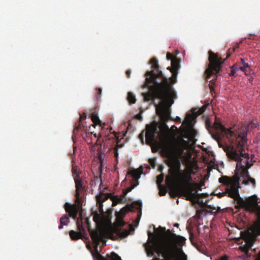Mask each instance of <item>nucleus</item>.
<instances>
[{
	"label": "nucleus",
	"mask_w": 260,
	"mask_h": 260,
	"mask_svg": "<svg viewBox=\"0 0 260 260\" xmlns=\"http://www.w3.org/2000/svg\"><path fill=\"white\" fill-rule=\"evenodd\" d=\"M152 70L145 73L146 83L149 92L142 93L144 100L146 102L154 101L155 99L161 101L156 105V112L164 119H168L170 114V107L174 104L177 94L173 87L169 84L168 78L159 70L156 58H152L149 61Z\"/></svg>",
	"instance_id": "1"
},
{
	"label": "nucleus",
	"mask_w": 260,
	"mask_h": 260,
	"mask_svg": "<svg viewBox=\"0 0 260 260\" xmlns=\"http://www.w3.org/2000/svg\"><path fill=\"white\" fill-rule=\"evenodd\" d=\"M160 153L167 158L166 164L169 167L165 181L170 196L173 198L183 197L188 201L196 199L199 185L193 182L191 171L182 170L179 158L173 156L169 148H163Z\"/></svg>",
	"instance_id": "2"
},
{
	"label": "nucleus",
	"mask_w": 260,
	"mask_h": 260,
	"mask_svg": "<svg viewBox=\"0 0 260 260\" xmlns=\"http://www.w3.org/2000/svg\"><path fill=\"white\" fill-rule=\"evenodd\" d=\"M227 155L228 157L233 160L237 161L236 171L237 172L235 175H239L242 177L244 180L242 184L248 185L251 183L253 187H255L256 183L254 179L251 178L248 172L249 169L252 165V163L249 161V156L248 153L245 152L243 147L238 149L237 151L229 149L226 148Z\"/></svg>",
	"instance_id": "3"
},
{
	"label": "nucleus",
	"mask_w": 260,
	"mask_h": 260,
	"mask_svg": "<svg viewBox=\"0 0 260 260\" xmlns=\"http://www.w3.org/2000/svg\"><path fill=\"white\" fill-rule=\"evenodd\" d=\"M213 127L217 130L221 131L224 133L226 137L231 142V146L225 145L223 149L227 154L226 148L229 149L237 151L241 148H243L246 143V128L238 129L236 131L226 128L217 118H215L213 124Z\"/></svg>",
	"instance_id": "4"
},
{
	"label": "nucleus",
	"mask_w": 260,
	"mask_h": 260,
	"mask_svg": "<svg viewBox=\"0 0 260 260\" xmlns=\"http://www.w3.org/2000/svg\"><path fill=\"white\" fill-rule=\"evenodd\" d=\"M162 121L158 126L156 122H153L149 125H146L145 133L146 142L147 144H152L155 141V135L158 134L161 139L166 138L170 133L169 128L166 122L170 119L171 113L167 119H164L160 115H158Z\"/></svg>",
	"instance_id": "5"
},
{
	"label": "nucleus",
	"mask_w": 260,
	"mask_h": 260,
	"mask_svg": "<svg viewBox=\"0 0 260 260\" xmlns=\"http://www.w3.org/2000/svg\"><path fill=\"white\" fill-rule=\"evenodd\" d=\"M89 232L94 244V252L92 253V254L94 260H122L121 257L114 252L110 254H107L106 257L101 255L98 252V248L100 242H102L103 246L106 245V242L104 240V234L100 231L89 230Z\"/></svg>",
	"instance_id": "6"
},
{
	"label": "nucleus",
	"mask_w": 260,
	"mask_h": 260,
	"mask_svg": "<svg viewBox=\"0 0 260 260\" xmlns=\"http://www.w3.org/2000/svg\"><path fill=\"white\" fill-rule=\"evenodd\" d=\"M240 177L238 176L235 186L233 189L232 193L230 194V198L234 199L239 206L243 207L249 212L254 211L257 206L260 203L257 199L253 197L249 198L246 201H244L240 196L239 192L240 186Z\"/></svg>",
	"instance_id": "7"
},
{
	"label": "nucleus",
	"mask_w": 260,
	"mask_h": 260,
	"mask_svg": "<svg viewBox=\"0 0 260 260\" xmlns=\"http://www.w3.org/2000/svg\"><path fill=\"white\" fill-rule=\"evenodd\" d=\"M209 63L205 71V79L208 80L213 74L219 73L225 59L219 57L218 54L210 50L208 52Z\"/></svg>",
	"instance_id": "8"
},
{
	"label": "nucleus",
	"mask_w": 260,
	"mask_h": 260,
	"mask_svg": "<svg viewBox=\"0 0 260 260\" xmlns=\"http://www.w3.org/2000/svg\"><path fill=\"white\" fill-rule=\"evenodd\" d=\"M64 207L67 212L69 213L64 215L60 219V224L58 226L59 229H62L63 225H67L69 222V216L75 219L78 215V212L80 209V206L76 204H71L68 203H66Z\"/></svg>",
	"instance_id": "9"
},
{
	"label": "nucleus",
	"mask_w": 260,
	"mask_h": 260,
	"mask_svg": "<svg viewBox=\"0 0 260 260\" xmlns=\"http://www.w3.org/2000/svg\"><path fill=\"white\" fill-rule=\"evenodd\" d=\"M238 175H235L232 177L222 176L219 178V182L225 185L224 191L217 193V196L220 198L224 196L230 197V194L232 193L233 189L235 186Z\"/></svg>",
	"instance_id": "10"
},
{
	"label": "nucleus",
	"mask_w": 260,
	"mask_h": 260,
	"mask_svg": "<svg viewBox=\"0 0 260 260\" xmlns=\"http://www.w3.org/2000/svg\"><path fill=\"white\" fill-rule=\"evenodd\" d=\"M142 204L138 202H134L131 205H127L123 207L118 212L116 213V220L119 226H123L125 224L123 218L126 213L128 212L133 211L134 209L139 210V213L138 214L140 218L141 216Z\"/></svg>",
	"instance_id": "11"
},
{
	"label": "nucleus",
	"mask_w": 260,
	"mask_h": 260,
	"mask_svg": "<svg viewBox=\"0 0 260 260\" xmlns=\"http://www.w3.org/2000/svg\"><path fill=\"white\" fill-rule=\"evenodd\" d=\"M180 67V60L177 58H174L172 60L171 67H169L167 68V69L170 70L172 74L170 78H168L169 84L171 85L172 87L177 81V77Z\"/></svg>",
	"instance_id": "12"
},
{
	"label": "nucleus",
	"mask_w": 260,
	"mask_h": 260,
	"mask_svg": "<svg viewBox=\"0 0 260 260\" xmlns=\"http://www.w3.org/2000/svg\"><path fill=\"white\" fill-rule=\"evenodd\" d=\"M254 243V240L251 238H248L246 240L244 245L240 246L239 249L244 253L243 257L245 258L250 257L251 256V253L249 252V250L251 248Z\"/></svg>",
	"instance_id": "13"
},
{
	"label": "nucleus",
	"mask_w": 260,
	"mask_h": 260,
	"mask_svg": "<svg viewBox=\"0 0 260 260\" xmlns=\"http://www.w3.org/2000/svg\"><path fill=\"white\" fill-rule=\"evenodd\" d=\"M187 145L188 142L183 138L181 139L175 146L174 150L176 154L179 156H182Z\"/></svg>",
	"instance_id": "14"
},
{
	"label": "nucleus",
	"mask_w": 260,
	"mask_h": 260,
	"mask_svg": "<svg viewBox=\"0 0 260 260\" xmlns=\"http://www.w3.org/2000/svg\"><path fill=\"white\" fill-rule=\"evenodd\" d=\"M197 132L193 128H188L184 129L182 133V137L183 138L187 139L191 142H193L195 137L197 136Z\"/></svg>",
	"instance_id": "15"
},
{
	"label": "nucleus",
	"mask_w": 260,
	"mask_h": 260,
	"mask_svg": "<svg viewBox=\"0 0 260 260\" xmlns=\"http://www.w3.org/2000/svg\"><path fill=\"white\" fill-rule=\"evenodd\" d=\"M75 186H76V202L78 204L80 203V191L83 189V185L82 183V180L80 177L74 178Z\"/></svg>",
	"instance_id": "16"
},
{
	"label": "nucleus",
	"mask_w": 260,
	"mask_h": 260,
	"mask_svg": "<svg viewBox=\"0 0 260 260\" xmlns=\"http://www.w3.org/2000/svg\"><path fill=\"white\" fill-rule=\"evenodd\" d=\"M258 125V121L257 120H252L246 126H242L240 129H242V128H246V137H247V131H248V130L249 128L253 129L254 128H256V127H257V126ZM247 139L246 138V143L244 145V146H243V148H244V150H245V146H246V145L247 144Z\"/></svg>",
	"instance_id": "17"
},
{
	"label": "nucleus",
	"mask_w": 260,
	"mask_h": 260,
	"mask_svg": "<svg viewBox=\"0 0 260 260\" xmlns=\"http://www.w3.org/2000/svg\"><path fill=\"white\" fill-rule=\"evenodd\" d=\"M86 117V113H83L81 115H80L79 121L76 123L75 127L74 129V133H75V132H78L80 130H83V126L81 122V120L82 119H85Z\"/></svg>",
	"instance_id": "18"
},
{
	"label": "nucleus",
	"mask_w": 260,
	"mask_h": 260,
	"mask_svg": "<svg viewBox=\"0 0 260 260\" xmlns=\"http://www.w3.org/2000/svg\"><path fill=\"white\" fill-rule=\"evenodd\" d=\"M113 201V206H115L117 204L121 203L124 204L126 202V198H124L123 197L120 196L119 197L118 196H114L112 198Z\"/></svg>",
	"instance_id": "19"
},
{
	"label": "nucleus",
	"mask_w": 260,
	"mask_h": 260,
	"mask_svg": "<svg viewBox=\"0 0 260 260\" xmlns=\"http://www.w3.org/2000/svg\"><path fill=\"white\" fill-rule=\"evenodd\" d=\"M69 235L72 240H77L82 238L81 233L71 230L69 232Z\"/></svg>",
	"instance_id": "20"
},
{
	"label": "nucleus",
	"mask_w": 260,
	"mask_h": 260,
	"mask_svg": "<svg viewBox=\"0 0 260 260\" xmlns=\"http://www.w3.org/2000/svg\"><path fill=\"white\" fill-rule=\"evenodd\" d=\"M114 233H115L119 237L122 238H125L129 234V231L126 230L121 231L120 229H119L118 228H116L114 229Z\"/></svg>",
	"instance_id": "21"
},
{
	"label": "nucleus",
	"mask_w": 260,
	"mask_h": 260,
	"mask_svg": "<svg viewBox=\"0 0 260 260\" xmlns=\"http://www.w3.org/2000/svg\"><path fill=\"white\" fill-rule=\"evenodd\" d=\"M254 211H251L252 213H255L257 216V219L255 223V228H260V203L258 204Z\"/></svg>",
	"instance_id": "22"
},
{
	"label": "nucleus",
	"mask_w": 260,
	"mask_h": 260,
	"mask_svg": "<svg viewBox=\"0 0 260 260\" xmlns=\"http://www.w3.org/2000/svg\"><path fill=\"white\" fill-rule=\"evenodd\" d=\"M89 116L91 118L92 122L95 124H101V121L100 120L99 117L97 114H96L94 112H91L89 113Z\"/></svg>",
	"instance_id": "23"
},
{
	"label": "nucleus",
	"mask_w": 260,
	"mask_h": 260,
	"mask_svg": "<svg viewBox=\"0 0 260 260\" xmlns=\"http://www.w3.org/2000/svg\"><path fill=\"white\" fill-rule=\"evenodd\" d=\"M130 174L135 181V183H137V181H138V179L140 177L141 173L140 171L137 170H134L131 171Z\"/></svg>",
	"instance_id": "24"
},
{
	"label": "nucleus",
	"mask_w": 260,
	"mask_h": 260,
	"mask_svg": "<svg viewBox=\"0 0 260 260\" xmlns=\"http://www.w3.org/2000/svg\"><path fill=\"white\" fill-rule=\"evenodd\" d=\"M77 225L78 230H79V233H81L82 235L83 236L84 234H86V230L85 228L83 225V222L81 221V223H79V221L77 222Z\"/></svg>",
	"instance_id": "25"
},
{
	"label": "nucleus",
	"mask_w": 260,
	"mask_h": 260,
	"mask_svg": "<svg viewBox=\"0 0 260 260\" xmlns=\"http://www.w3.org/2000/svg\"><path fill=\"white\" fill-rule=\"evenodd\" d=\"M127 100L130 104H134L136 101L135 95L132 92H128Z\"/></svg>",
	"instance_id": "26"
},
{
	"label": "nucleus",
	"mask_w": 260,
	"mask_h": 260,
	"mask_svg": "<svg viewBox=\"0 0 260 260\" xmlns=\"http://www.w3.org/2000/svg\"><path fill=\"white\" fill-rule=\"evenodd\" d=\"M238 71H239V65L237 63H235L231 67V73L229 74L230 76H234Z\"/></svg>",
	"instance_id": "27"
},
{
	"label": "nucleus",
	"mask_w": 260,
	"mask_h": 260,
	"mask_svg": "<svg viewBox=\"0 0 260 260\" xmlns=\"http://www.w3.org/2000/svg\"><path fill=\"white\" fill-rule=\"evenodd\" d=\"M164 177L163 174H161L157 176L156 183L158 185V186L161 187V183L164 180Z\"/></svg>",
	"instance_id": "28"
},
{
	"label": "nucleus",
	"mask_w": 260,
	"mask_h": 260,
	"mask_svg": "<svg viewBox=\"0 0 260 260\" xmlns=\"http://www.w3.org/2000/svg\"><path fill=\"white\" fill-rule=\"evenodd\" d=\"M246 60H247V58H240V64H242V66H244V67L248 69L249 71H251L250 69V66L249 65L248 63L246 62Z\"/></svg>",
	"instance_id": "29"
},
{
	"label": "nucleus",
	"mask_w": 260,
	"mask_h": 260,
	"mask_svg": "<svg viewBox=\"0 0 260 260\" xmlns=\"http://www.w3.org/2000/svg\"><path fill=\"white\" fill-rule=\"evenodd\" d=\"M98 158L102 165L104 159V154L102 153L99 149L98 150Z\"/></svg>",
	"instance_id": "30"
},
{
	"label": "nucleus",
	"mask_w": 260,
	"mask_h": 260,
	"mask_svg": "<svg viewBox=\"0 0 260 260\" xmlns=\"http://www.w3.org/2000/svg\"><path fill=\"white\" fill-rule=\"evenodd\" d=\"M72 172L74 176V178L80 177L79 174L77 171V168L76 166L73 165Z\"/></svg>",
	"instance_id": "31"
},
{
	"label": "nucleus",
	"mask_w": 260,
	"mask_h": 260,
	"mask_svg": "<svg viewBox=\"0 0 260 260\" xmlns=\"http://www.w3.org/2000/svg\"><path fill=\"white\" fill-rule=\"evenodd\" d=\"M158 188L159 189V196H164L166 195V194L167 192V189L165 187H162V186H161V187L158 186Z\"/></svg>",
	"instance_id": "32"
},
{
	"label": "nucleus",
	"mask_w": 260,
	"mask_h": 260,
	"mask_svg": "<svg viewBox=\"0 0 260 260\" xmlns=\"http://www.w3.org/2000/svg\"><path fill=\"white\" fill-rule=\"evenodd\" d=\"M139 184V181H137V183H133L131 186L125 189V191L128 193L132 190L135 187H136Z\"/></svg>",
	"instance_id": "33"
},
{
	"label": "nucleus",
	"mask_w": 260,
	"mask_h": 260,
	"mask_svg": "<svg viewBox=\"0 0 260 260\" xmlns=\"http://www.w3.org/2000/svg\"><path fill=\"white\" fill-rule=\"evenodd\" d=\"M239 70H241L244 72L246 75L250 73V71L248 70V69L244 67V66L239 67Z\"/></svg>",
	"instance_id": "34"
},
{
	"label": "nucleus",
	"mask_w": 260,
	"mask_h": 260,
	"mask_svg": "<svg viewBox=\"0 0 260 260\" xmlns=\"http://www.w3.org/2000/svg\"><path fill=\"white\" fill-rule=\"evenodd\" d=\"M101 197L98 196V197H96V199H97L98 203L99 204L100 211H102L103 212V209H102L103 205H102V202L103 201H101Z\"/></svg>",
	"instance_id": "35"
},
{
	"label": "nucleus",
	"mask_w": 260,
	"mask_h": 260,
	"mask_svg": "<svg viewBox=\"0 0 260 260\" xmlns=\"http://www.w3.org/2000/svg\"><path fill=\"white\" fill-rule=\"evenodd\" d=\"M166 57L167 60H170L171 61L172 59H174V58H177L176 56H174L172 54L169 52L167 53Z\"/></svg>",
	"instance_id": "36"
},
{
	"label": "nucleus",
	"mask_w": 260,
	"mask_h": 260,
	"mask_svg": "<svg viewBox=\"0 0 260 260\" xmlns=\"http://www.w3.org/2000/svg\"><path fill=\"white\" fill-rule=\"evenodd\" d=\"M149 163L150 164V165L153 167L154 168L155 166V162H156V158H150L148 160Z\"/></svg>",
	"instance_id": "37"
},
{
	"label": "nucleus",
	"mask_w": 260,
	"mask_h": 260,
	"mask_svg": "<svg viewBox=\"0 0 260 260\" xmlns=\"http://www.w3.org/2000/svg\"><path fill=\"white\" fill-rule=\"evenodd\" d=\"M229 257L226 255L221 256L219 259L216 260H229Z\"/></svg>",
	"instance_id": "38"
},
{
	"label": "nucleus",
	"mask_w": 260,
	"mask_h": 260,
	"mask_svg": "<svg viewBox=\"0 0 260 260\" xmlns=\"http://www.w3.org/2000/svg\"><path fill=\"white\" fill-rule=\"evenodd\" d=\"M139 139L141 140L142 142L143 143L144 140V134L143 132H141L139 135Z\"/></svg>",
	"instance_id": "39"
},
{
	"label": "nucleus",
	"mask_w": 260,
	"mask_h": 260,
	"mask_svg": "<svg viewBox=\"0 0 260 260\" xmlns=\"http://www.w3.org/2000/svg\"><path fill=\"white\" fill-rule=\"evenodd\" d=\"M131 71L130 70H127L126 72H125V74H126V77L129 78H130L131 77Z\"/></svg>",
	"instance_id": "40"
},
{
	"label": "nucleus",
	"mask_w": 260,
	"mask_h": 260,
	"mask_svg": "<svg viewBox=\"0 0 260 260\" xmlns=\"http://www.w3.org/2000/svg\"><path fill=\"white\" fill-rule=\"evenodd\" d=\"M102 93V89L101 88H99L98 89V92H97V95H96V98L97 99H99V95H100Z\"/></svg>",
	"instance_id": "41"
},
{
	"label": "nucleus",
	"mask_w": 260,
	"mask_h": 260,
	"mask_svg": "<svg viewBox=\"0 0 260 260\" xmlns=\"http://www.w3.org/2000/svg\"><path fill=\"white\" fill-rule=\"evenodd\" d=\"M159 147L156 146L155 147H152V152H156L158 150Z\"/></svg>",
	"instance_id": "42"
},
{
	"label": "nucleus",
	"mask_w": 260,
	"mask_h": 260,
	"mask_svg": "<svg viewBox=\"0 0 260 260\" xmlns=\"http://www.w3.org/2000/svg\"><path fill=\"white\" fill-rule=\"evenodd\" d=\"M127 194V192L125 191V189H123L122 191V197H123L124 198H125V196Z\"/></svg>",
	"instance_id": "43"
},
{
	"label": "nucleus",
	"mask_w": 260,
	"mask_h": 260,
	"mask_svg": "<svg viewBox=\"0 0 260 260\" xmlns=\"http://www.w3.org/2000/svg\"><path fill=\"white\" fill-rule=\"evenodd\" d=\"M118 156V153L117 149H115L114 150V157L117 158Z\"/></svg>",
	"instance_id": "44"
},
{
	"label": "nucleus",
	"mask_w": 260,
	"mask_h": 260,
	"mask_svg": "<svg viewBox=\"0 0 260 260\" xmlns=\"http://www.w3.org/2000/svg\"><path fill=\"white\" fill-rule=\"evenodd\" d=\"M158 229L161 230V233H164L166 231V228H162V227L159 226L158 228Z\"/></svg>",
	"instance_id": "45"
},
{
	"label": "nucleus",
	"mask_w": 260,
	"mask_h": 260,
	"mask_svg": "<svg viewBox=\"0 0 260 260\" xmlns=\"http://www.w3.org/2000/svg\"><path fill=\"white\" fill-rule=\"evenodd\" d=\"M255 260H260V250L259 251L257 254V256Z\"/></svg>",
	"instance_id": "46"
},
{
	"label": "nucleus",
	"mask_w": 260,
	"mask_h": 260,
	"mask_svg": "<svg viewBox=\"0 0 260 260\" xmlns=\"http://www.w3.org/2000/svg\"><path fill=\"white\" fill-rule=\"evenodd\" d=\"M255 229H256V232H257V233L258 234V235H260V227L257 228Z\"/></svg>",
	"instance_id": "47"
},
{
	"label": "nucleus",
	"mask_w": 260,
	"mask_h": 260,
	"mask_svg": "<svg viewBox=\"0 0 260 260\" xmlns=\"http://www.w3.org/2000/svg\"><path fill=\"white\" fill-rule=\"evenodd\" d=\"M159 229H158V228H154V231H155V233H158V235H160V233H159V232L158 231Z\"/></svg>",
	"instance_id": "48"
},
{
	"label": "nucleus",
	"mask_w": 260,
	"mask_h": 260,
	"mask_svg": "<svg viewBox=\"0 0 260 260\" xmlns=\"http://www.w3.org/2000/svg\"><path fill=\"white\" fill-rule=\"evenodd\" d=\"M159 229H158V228H154V231H155V233H158V235H160V233H159V232L158 231Z\"/></svg>",
	"instance_id": "49"
},
{
	"label": "nucleus",
	"mask_w": 260,
	"mask_h": 260,
	"mask_svg": "<svg viewBox=\"0 0 260 260\" xmlns=\"http://www.w3.org/2000/svg\"><path fill=\"white\" fill-rule=\"evenodd\" d=\"M253 78L251 77L249 79H248V81H249V82L250 83H252V82L253 81Z\"/></svg>",
	"instance_id": "50"
},
{
	"label": "nucleus",
	"mask_w": 260,
	"mask_h": 260,
	"mask_svg": "<svg viewBox=\"0 0 260 260\" xmlns=\"http://www.w3.org/2000/svg\"><path fill=\"white\" fill-rule=\"evenodd\" d=\"M148 235L149 237H151V236H152L153 235V234H152V233H151V232H148Z\"/></svg>",
	"instance_id": "51"
},
{
	"label": "nucleus",
	"mask_w": 260,
	"mask_h": 260,
	"mask_svg": "<svg viewBox=\"0 0 260 260\" xmlns=\"http://www.w3.org/2000/svg\"><path fill=\"white\" fill-rule=\"evenodd\" d=\"M199 114H202V113L204 112V110H202V109H200V110L199 111Z\"/></svg>",
	"instance_id": "52"
},
{
	"label": "nucleus",
	"mask_w": 260,
	"mask_h": 260,
	"mask_svg": "<svg viewBox=\"0 0 260 260\" xmlns=\"http://www.w3.org/2000/svg\"><path fill=\"white\" fill-rule=\"evenodd\" d=\"M95 217H99V215H98V213H96V212L95 213V214L93 217V219H94L95 218Z\"/></svg>",
	"instance_id": "53"
},
{
	"label": "nucleus",
	"mask_w": 260,
	"mask_h": 260,
	"mask_svg": "<svg viewBox=\"0 0 260 260\" xmlns=\"http://www.w3.org/2000/svg\"><path fill=\"white\" fill-rule=\"evenodd\" d=\"M174 226H176V227H178L179 226V224L178 223H175L174 225Z\"/></svg>",
	"instance_id": "54"
},
{
	"label": "nucleus",
	"mask_w": 260,
	"mask_h": 260,
	"mask_svg": "<svg viewBox=\"0 0 260 260\" xmlns=\"http://www.w3.org/2000/svg\"><path fill=\"white\" fill-rule=\"evenodd\" d=\"M137 118H138V119H139V118H142V117H141V115H137Z\"/></svg>",
	"instance_id": "55"
},
{
	"label": "nucleus",
	"mask_w": 260,
	"mask_h": 260,
	"mask_svg": "<svg viewBox=\"0 0 260 260\" xmlns=\"http://www.w3.org/2000/svg\"><path fill=\"white\" fill-rule=\"evenodd\" d=\"M93 136H94V138H97V135H96V134H94L93 135Z\"/></svg>",
	"instance_id": "56"
},
{
	"label": "nucleus",
	"mask_w": 260,
	"mask_h": 260,
	"mask_svg": "<svg viewBox=\"0 0 260 260\" xmlns=\"http://www.w3.org/2000/svg\"><path fill=\"white\" fill-rule=\"evenodd\" d=\"M230 54H229L227 55L226 58H228V57H230Z\"/></svg>",
	"instance_id": "57"
},
{
	"label": "nucleus",
	"mask_w": 260,
	"mask_h": 260,
	"mask_svg": "<svg viewBox=\"0 0 260 260\" xmlns=\"http://www.w3.org/2000/svg\"><path fill=\"white\" fill-rule=\"evenodd\" d=\"M107 139L106 138H105V139L104 140H103V141H107Z\"/></svg>",
	"instance_id": "58"
},
{
	"label": "nucleus",
	"mask_w": 260,
	"mask_h": 260,
	"mask_svg": "<svg viewBox=\"0 0 260 260\" xmlns=\"http://www.w3.org/2000/svg\"><path fill=\"white\" fill-rule=\"evenodd\" d=\"M207 208H211V207H210V206H207Z\"/></svg>",
	"instance_id": "59"
},
{
	"label": "nucleus",
	"mask_w": 260,
	"mask_h": 260,
	"mask_svg": "<svg viewBox=\"0 0 260 260\" xmlns=\"http://www.w3.org/2000/svg\"><path fill=\"white\" fill-rule=\"evenodd\" d=\"M208 122L207 121L206 122V125L208 124Z\"/></svg>",
	"instance_id": "60"
},
{
	"label": "nucleus",
	"mask_w": 260,
	"mask_h": 260,
	"mask_svg": "<svg viewBox=\"0 0 260 260\" xmlns=\"http://www.w3.org/2000/svg\"><path fill=\"white\" fill-rule=\"evenodd\" d=\"M187 116H189L190 117H191V115L189 114V115H187Z\"/></svg>",
	"instance_id": "61"
},
{
	"label": "nucleus",
	"mask_w": 260,
	"mask_h": 260,
	"mask_svg": "<svg viewBox=\"0 0 260 260\" xmlns=\"http://www.w3.org/2000/svg\"><path fill=\"white\" fill-rule=\"evenodd\" d=\"M177 204H178V203H179V201L178 200L177 201Z\"/></svg>",
	"instance_id": "62"
},
{
	"label": "nucleus",
	"mask_w": 260,
	"mask_h": 260,
	"mask_svg": "<svg viewBox=\"0 0 260 260\" xmlns=\"http://www.w3.org/2000/svg\"><path fill=\"white\" fill-rule=\"evenodd\" d=\"M198 212H200V211H197V213H198Z\"/></svg>",
	"instance_id": "63"
}]
</instances>
